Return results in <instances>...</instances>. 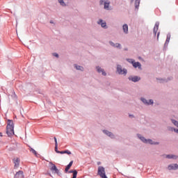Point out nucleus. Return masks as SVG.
<instances>
[{"label": "nucleus", "instance_id": "nucleus-22", "mask_svg": "<svg viewBox=\"0 0 178 178\" xmlns=\"http://www.w3.org/2000/svg\"><path fill=\"white\" fill-rule=\"evenodd\" d=\"M104 9H109V2L105 1L104 2Z\"/></svg>", "mask_w": 178, "mask_h": 178}, {"label": "nucleus", "instance_id": "nucleus-35", "mask_svg": "<svg viewBox=\"0 0 178 178\" xmlns=\"http://www.w3.org/2000/svg\"><path fill=\"white\" fill-rule=\"evenodd\" d=\"M58 154H65V151H62V152L59 151Z\"/></svg>", "mask_w": 178, "mask_h": 178}, {"label": "nucleus", "instance_id": "nucleus-5", "mask_svg": "<svg viewBox=\"0 0 178 178\" xmlns=\"http://www.w3.org/2000/svg\"><path fill=\"white\" fill-rule=\"evenodd\" d=\"M139 138L143 141V143H145L146 144H159V143H154L151 139H145V138L143 136H138Z\"/></svg>", "mask_w": 178, "mask_h": 178}, {"label": "nucleus", "instance_id": "nucleus-14", "mask_svg": "<svg viewBox=\"0 0 178 178\" xmlns=\"http://www.w3.org/2000/svg\"><path fill=\"white\" fill-rule=\"evenodd\" d=\"M122 30L125 34H127L129 33V26L127 24H124L122 26Z\"/></svg>", "mask_w": 178, "mask_h": 178}, {"label": "nucleus", "instance_id": "nucleus-31", "mask_svg": "<svg viewBox=\"0 0 178 178\" xmlns=\"http://www.w3.org/2000/svg\"><path fill=\"white\" fill-rule=\"evenodd\" d=\"M54 56H56V58H59V55L56 53L53 54Z\"/></svg>", "mask_w": 178, "mask_h": 178}, {"label": "nucleus", "instance_id": "nucleus-10", "mask_svg": "<svg viewBox=\"0 0 178 178\" xmlns=\"http://www.w3.org/2000/svg\"><path fill=\"white\" fill-rule=\"evenodd\" d=\"M159 29V22H156L155 24L154 31H153V33H154V35H156V33H158Z\"/></svg>", "mask_w": 178, "mask_h": 178}, {"label": "nucleus", "instance_id": "nucleus-16", "mask_svg": "<svg viewBox=\"0 0 178 178\" xmlns=\"http://www.w3.org/2000/svg\"><path fill=\"white\" fill-rule=\"evenodd\" d=\"M104 134H106V136H108V137H113V134L110 132L109 131L104 130L103 131Z\"/></svg>", "mask_w": 178, "mask_h": 178}, {"label": "nucleus", "instance_id": "nucleus-30", "mask_svg": "<svg viewBox=\"0 0 178 178\" xmlns=\"http://www.w3.org/2000/svg\"><path fill=\"white\" fill-rule=\"evenodd\" d=\"M169 41H170V38L167 37V39H166L165 43H166V44H168V42H169Z\"/></svg>", "mask_w": 178, "mask_h": 178}, {"label": "nucleus", "instance_id": "nucleus-8", "mask_svg": "<svg viewBox=\"0 0 178 178\" xmlns=\"http://www.w3.org/2000/svg\"><path fill=\"white\" fill-rule=\"evenodd\" d=\"M15 178H24L23 171L19 170L15 175Z\"/></svg>", "mask_w": 178, "mask_h": 178}, {"label": "nucleus", "instance_id": "nucleus-26", "mask_svg": "<svg viewBox=\"0 0 178 178\" xmlns=\"http://www.w3.org/2000/svg\"><path fill=\"white\" fill-rule=\"evenodd\" d=\"M59 3H60V5H62V6H65V1H63V0H58Z\"/></svg>", "mask_w": 178, "mask_h": 178}, {"label": "nucleus", "instance_id": "nucleus-38", "mask_svg": "<svg viewBox=\"0 0 178 178\" xmlns=\"http://www.w3.org/2000/svg\"><path fill=\"white\" fill-rule=\"evenodd\" d=\"M0 137H3L2 133L0 132Z\"/></svg>", "mask_w": 178, "mask_h": 178}, {"label": "nucleus", "instance_id": "nucleus-25", "mask_svg": "<svg viewBox=\"0 0 178 178\" xmlns=\"http://www.w3.org/2000/svg\"><path fill=\"white\" fill-rule=\"evenodd\" d=\"M172 122L173 123V124H175V126H176L177 127H178V122L175 120H172Z\"/></svg>", "mask_w": 178, "mask_h": 178}, {"label": "nucleus", "instance_id": "nucleus-28", "mask_svg": "<svg viewBox=\"0 0 178 178\" xmlns=\"http://www.w3.org/2000/svg\"><path fill=\"white\" fill-rule=\"evenodd\" d=\"M55 151L57 154H59V151L58 150V145H55Z\"/></svg>", "mask_w": 178, "mask_h": 178}, {"label": "nucleus", "instance_id": "nucleus-36", "mask_svg": "<svg viewBox=\"0 0 178 178\" xmlns=\"http://www.w3.org/2000/svg\"><path fill=\"white\" fill-rule=\"evenodd\" d=\"M104 3V1L101 0L100 1V5H102Z\"/></svg>", "mask_w": 178, "mask_h": 178}, {"label": "nucleus", "instance_id": "nucleus-33", "mask_svg": "<svg viewBox=\"0 0 178 178\" xmlns=\"http://www.w3.org/2000/svg\"><path fill=\"white\" fill-rule=\"evenodd\" d=\"M68 165L72 167L73 165V161H71Z\"/></svg>", "mask_w": 178, "mask_h": 178}, {"label": "nucleus", "instance_id": "nucleus-40", "mask_svg": "<svg viewBox=\"0 0 178 178\" xmlns=\"http://www.w3.org/2000/svg\"><path fill=\"white\" fill-rule=\"evenodd\" d=\"M49 176L52 177V175L51 174H49Z\"/></svg>", "mask_w": 178, "mask_h": 178}, {"label": "nucleus", "instance_id": "nucleus-37", "mask_svg": "<svg viewBox=\"0 0 178 178\" xmlns=\"http://www.w3.org/2000/svg\"><path fill=\"white\" fill-rule=\"evenodd\" d=\"M159 32L157 34V40H159Z\"/></svg>", "mask_w": 178, "mask_h": 178}, {"label": "nucleus", "instance_id": "nucleus-23", "mask_svg": "<svg viewBox=\"0 0 178 178\" xmlns=\"http://www.w3.org/2000/svg\"><path fill=\"white\" fill-rule=\"evenodd\" d=\"M70 168H72V167L70 166L69 164L66 166V168H65V173H67V172H69V169H70Z\"/></svg>", "mask_w": 178, "mask_h": 178}, {"label": "nucleus", "instance_id": "nucleus-4", "mask_svg": "<svg viewBox=\"0 0 178 178\" xmlns=\"http://www.w3.org/2000/svg\"><path fill=\"white\" fill-rule=\"evenodd\" d=\"M128 62H129V63H131L135 69H136V67H138V69H141V63H140V62H136L133 59H128Z\"/></svg>", "mask_w": 178, "mask_h": 178}, {"label": "nucleus", "instance_id": "nucleus-6", "mask_svg": "<svg viewBox=\"0 0 178 178\" xmlns=\"http://www.w3.org/2000/svg\"><path fill=\"white\" fill-rule=\"evenodd\" d=\"M117 72L119 74H127V70L126 69L122 70L121 65H118Z\"/></svg>", "mask_w": 178, "mask_h": 178}, {"label": "nucleus", "instance_id": "nucleus-20", "mask_svg": "<svg viewBox=\"0 0 178 178\" xmlns=\"http://www.w3.org/2000/svg\"><path fill=\"white\" fill-rule=\"evenodd\" d=\"M74 66L76 70H81V71L84 70V68L80 65H75Z\"/></svg>", "mask_w": 178, "mask_h": 178}, {"label": "nucleus", "instance_id": "nucleus-2", "mask_svg": "<svg viewBox=\"0 0 178 178\" xmlns=\"http://www.w3.org/2000/svg\"><path fill=\"white\" fill-rule=\"evenodd\" d=\"M97 175H99V176H100L101 178H108L105 172V168L102 166H99L98 168Z\"/></svg>", "mask_w": 178, "mask_h": 178}, {"label": "nucleus", "instance_id": "nucleus-15", "mask_svg": "<svg viewBox=\"0 0 178 178\" xmlns=\"http://www.w3.org/2000/svg\"><path fill=\"white\" fill-rule=\"evenodd\" d=\"M110 44L111 47H114L115 48H120L121 45L120 43H114L113 42H110Z\"/></svg>", "mask_w": 178, "mask_h": 178}, {"label": "nucleus", "instance_id": "nucleus-1", "mask_svg": "<svg viewBox=\"0 0 178 178\" xmlns=\"http://www.w3.org/2000/svg\"><path fill=\"white\" fill-rule=\"evenodd\" d=\"M6 134H8V137H12V136H15V130L13 120H8Z\"/></svg>", "mask_w": 178, "mask_h": 178}, {"label": "nucleus", "instance_id": "nucleus-12", "mask_svg": "<svg viewBox=\"0 0 178 178\" xmlns=\"http://www.w3.org/2000/svg\"><path fill=\"white\" fill-rule=\"evenodd\" d=\"M177 164H171L168 165V168L169 170H176L177 169Z\"/></svg>", "mask_w": 178, "mask_h": 178}, {"label": "nucleus", "instance_id": "nucleus-3", "mask_svg": "<svg viewBox=\"0 0 178 178\" xmlns=\"http://www.w3.org/2000/svg\"><path fill=\"white\" fill-rule=\"evenodd\" d=\"M49 166L50 168V170L51 172H54V173H56L57 175H59V170L56 168V165L54 164L52 162H49Z\"/></svg>", "mask_w": 178, "mask_h": 178}, {"label": "nucleus", "instance_id": "nucleus-19", "mask_svg": "<svg viewBox=\"0 0 178 178\" xmlns=\"http://www.w3.org/2000/svg\"><path fill=\"white\" fill-rule=\"evenodd\" d=\"M140 0H136L135 1V8L136 9H138V7L140 6Z\"/></svg>", "mask_w": 178, "mask_h": 178}, {"label": "nucleus", "instance_id": "nucleus-9", "mask_svg": "<svg viewBox=\"0 0 178 178\" xmlns=\"http://www.w3.org/2000/svg\"><path fill=\"white\" fill-rule=\"evenodd\" d=\"M141 101L143 102V104H146L147 105H152V104H154V100L150 99L148 101H147V99L142 98Z\"/></svg>", "mask_w": 178, "mask_h": 178}, {"label": "nucleus", "instance_id": "nucleus-18", "mask_svg": "<svg viewBox=\"0 0 178 178\" xmlns=\"http://www.w3.org/2000/svg\"><path fill=\"white\" fill-rule=\"evenodd\" d=\"M98 24H101L102 27H105L106 26V22H102V19H99Z\"/></svg>", "mask_w": 178, "mask_h": 178}, {"label": "nucleus", "instance_id": "nucleus-11", "mask_svg": "<svg viewBox=\"0 0 178 178\" xmlns=\"http://www.w3.org/2000/svg\"><path fill=\"white\" fill-rule=\"evenodd\" d=\"M98 73H102L103 76H106V72L104 70V69L101 68V67H96Z\"/></svg>", "mask_w": 178, "mask_h": 178}, {"label": "nucleus", "instance_id": "nucleus-32", "mask_svg": "<svg viewBox=\"0 0 178 178\" xmlns=\"http://www.w3.org/2000/svg\"><path fill=\"white\" fill-rule=\"evenodd\" d=\"M54 141H55V145H58V140H56V138L54 137Z\"/></svg>", "mask_w": 178, "mask_h": 178}, {"label": "nucleus", "instance_id": "nucleus-24", "mask_svg": "<svg viewBox=\"0 0 178 178\" xmlns=\"http://www.w3.org/2000/svg\"><path fill=\"white\" fill-rule=\"evenodd\" d=\"M72 178H77V170H74Z\"/></svg>", "mask_w": 178, "mask_h": 178}, {"label": "nucleus", "instance_id": "nucleus-29", "mask_svg": "<svg viewBox=\"0 0 178 178\" xmlns=\"http://www.w3.org/2000/svg\"><path fill=\"white\" fill-rule=\"evenodd\" d=\"M170 130H172V131L174 130V131H175V133H177V134H178V129H173V128H170Z\"/></svg>", "mask_w": 178, "mask_h": 178}, {"label": "nucleus", "instance_id": "nucleus-17", "mask_svg": "<svg viewBox=\"0 0 178 178\" xmlns=\"http://www.w3.org/2000/svg\"><path fill=\"white\" fill-rule=\"evenodd\" d=\"M129 80H131V81H134V83H136V81H140V77L134 76L132 78H129Z\"/></svg>", "mask_w": 178, "mask_h": 178}, {"label": "nucleus", "instance_id": "nucleus-21", "mask_svg": "<svg viewBox=\"0 0 178 178\" xmlns=\"http://www.w3.org/2000/svg\"><path fill=\"white\" fill-rule=\"evenodd\" d=\"M29 151L32 152V154H33L34 155L37 156V152L34 149H33V147H30Z\"/></svg>", "mask_w": 178, "mask_h": 178}, {"label": "nucleus", "instance_id": "nucleus-7", "mask_svg": "<svg viewBox=\"0 0 178 178\" xmlns=\"http://www.w3.org/2000/svg\"><path fill=\"white\" fill-rule=\"evenodd\" d=\"M13 163H14V168L15 169H17L19 168V165H20V159L19 158H15L13 159Z\"/></svg>", "mask_w": 178, "mask_h": 178}, {"label": "nucleus", "instance_id": "nucleus-13", "mask_svg": "<svg viewBox=\"0 0 178 178\" xmlns=\"http://www.w3.org/2000/svg\"><path fill=\"white\" fill-rule=\"evenodd\" d=\"M168 159H177V156L175 154H168L165 156Z\"/></svg>", "mask_w": 178, "mask_h": 178}, {"label": "nucleus", "instance_id": "nucleus-27", "mask_svg": "<svg viewBox=\"0 0 178 178\" xmlns=\"http://www.w3.org/2000/svg\"><path fill=\"white\" fill-rule=\"evenodd\" d=\"M64 154H67V155H72V152L69 150H65Z\"/></svg>", "mask_w": 178, "mask_h": 178}, {"label": "nucleus", "instance_id": "nucleus-39", "mask_svg": "<svg viewBox=\"0 0 178 178\" xmlns=\"http://www.w3.org/2000/svg\"><path fill=\"white\" fill-rule=\"evenodd\" d=\"M131 116H133V115H129V118H131Z\"/></svg>", "mask_w": 178, "mask_h": 178}, {"label": "nucleus", "instance_id": "nucleus-34", "mask_svg": "<svg viewBox=\"0 0 178 178\" xmlns=\"http://www.w3.org/2000/svg\"><path fill=\"white\" fill-rule=\"evenodd\" d=\"M68 173H74V170H70L68 172Z\"/></svg>", "mask_w": 178, "mask_h": 178}, {"label": "nucleus", "instance_id": "nucleus-41", "mask_svg": "<svg viewBox=\"0 0 178 178\" xmlns=\"http://www.w3.org/2000/svg\"><path fill=\"white\" fill-rule=\"evenodd\" d=\"M177 169H178V164H177Z\"/></svg>", "mask_w": 178, "mask_h": 178}]
</instances>
